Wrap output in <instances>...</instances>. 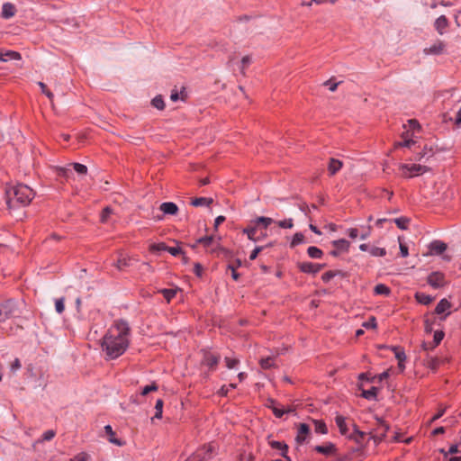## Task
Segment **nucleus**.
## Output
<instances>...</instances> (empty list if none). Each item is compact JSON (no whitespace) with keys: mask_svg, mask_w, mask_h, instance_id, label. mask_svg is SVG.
I'll use <instances>...</instances> for the list:
<instances>
[{"mask_svg":"<svg viewBox=\"0 0 461 461\" xmlns=\"http://www.w3.org/2000/svg\"><path fill=\"white\" fill-rule=\"evenodd\" d=\"M131 328L124 320H115L106 330L101 342V348L109 359L121 357L130 344Z\"/></svg>","mask_w":461,"mask_h":461,"instance_id":"nucleus-1","label":"nucleus"},{"mask_svg":"<svg viewBox=\"0 0 461 461\" xmlns=\"http://www.w3.org/2000/svg\"><path fill=\"white\" fill-rule=\"evenodd\" d=\"M6 203L9 208L27 206L34 198L35 193L26 185L10 186L5 191Z\"/></svg>","mask_w":461,"mask_h":461,"instance_id":"nucleus-2","label":"nucleus"},{"mask_svg":"<svg viewBox=\"0 0 461 461\" xmlns=\"http://www.w3.org/2000/svg\"><path fill=\"white\" fill-rule=\"evenodd\" d=\"M274 222V220L269 217L259 216L249 221V224L242 230V233L246 234L248 239L251 241L257 242L261 239L267 237V233H263L262 237L257 236V232L259 229H263L265 231Z\"/></svg>","mask_w":461,"mask_h":461,"instance_id":"nucleus-3","label":"nucleus"},{"mask_svg":"<svg viewBox=\"0 0 461 461\" xmlns=\"http://www.w3.org/2000/svg\"><path fill=\"white\" fill-rule=\"evenodd\" d=\"M20 313L17 303L14 300H6L0 303V322L5 321L10 318L17 317Z\"/></svg>","mask_w":461,"mask_h":461,"instance_id":"nucleus-4","label":"nucleus"},{"mask_svg":"<svg viewBox=\"0 0 461 461\" xmlns=\"http://www.w3.org/2000/svg\"><path fill=\"white\" fill-rule=\"evenodd\" d=\"M335 423H336L337 427L339 428V433L342 436L348 437L350 439L357 440L356 438V435L359 436L360 438H363V436H364V433L362 431L358 430L356 425H354V433L349 435L348 434L349 429H348V423H347V418L340 414H337L335 416Z\"/></svg>","mask_w":461,"mask_h":461,"instance_id":"nucleus-5","label":"nucleus"},{"mask_svg":"<svg viewBox=\"0 0 461 461\" xmlns=\"http://www.w3.org/2000/svg\"><path fill=\"white\" fill-rule=\"evenodd\" d=\"M400 170L402 176L411 178L424 174L429 170V168L426 166L419 164H402L400 166Z\"/></svg>","mask_w":461,"mask_h":461,"instance_id":"nucleus-6","label":"nucleus"},{"mask_svg":"<svg viewBox=\"0 0 461 461\" xmlns=\"http://www.w3.org/2000/svg\"><path fill=\"white\" fill-rule=\"evenodd\" d=\"M194 453H199V459L201 461H208L215 455L216 447L214 444L210 443L201 447Z\"/></svg>","mask_w":461,"mask_h":461,"instance_id":"nucleus-7","label":"nucleus"},{"mask_svg":"<svg viewBox=\"0 0 461 461\" xmlns=\"http://www.w3.org/2000/svg\"><path fill=\"white\" fill-rule=\"evenodd\" d=\"M220 357L212 354L208 350L203 351L202 364L208 366L210 369L214 370L219 364Z\"/></svg>","mask_w":461,"mask_h":461,"instance_id":"nucleus-8","label":"nucleus"},{"mask_svg":"<svg viewBox=\"0 0 461 461\" xmlns=\"http://www.w3.org/2000/svg\"><path fill=\"white\" fill-rule=\"evenodd\" d=\"M199 244L203 245L211 252H214L219 247V243L215 241L213 236H204L199 238L198 240H196V242L193 247L195 248Z\"/></svg>","mask_w":461,"mask_h":461,"instance_id":"nucleus-9","label":"nucleus"},{"mask_svg":"<svg viewBox=\"0 0 461 461\" xmlns=\"http://www.w3.org/2000/svg\"><path fill=\"white\" fill-rule=\"evenodd\" d=\"M445 282V276L444 274L441 272H432L428 276V284L432 286L433 288H439L443 286Z\"/></svg>","mask_w":461,"mask_h":461,"instance_id":"nucleus-10","label":"nucleus"},{"mask_svg":"<svg viewBox=\"0 0 461 461\" xmlns=\"http://www.w3.org/2000/svg\"><path fill=\"white\" fill-rule=\"evenodd\" d=\"M322 265L312 263V262H302L298 267L303 273L306 274H317L322 268Z\"/></svg>","mask_w":461,"mask_h":461,"instance_id":"nucleus-11","label":"nucleus"},{"mask_svg":"<svg viewBox=\"0 0 461 461\" xmlns=\"http://www.w3.org/2000/svg\"><path fill=\"white\" fill-rule=\"evenodd\" d=\"M444 332L442 330H436L433 336V341L429 343L423 342L422 343V348L424 350H430L436 348L440 344L442 339H444Z\"/></svg>","mask_w":461,"mask_h":461,"instance_id":"nucleus-12","label":"nucleus"},{"mask_svg":"<svg viewBox=\"0 0 461 461\" xmlns=\"http://www.w3.org/2000/svg\"><path fill=\"white\" fill-rule=\"evenodd\" d=\"M310 435V427L306 423H300L297 429L295 440L298 444L305 442L307 437Z\"/></svg>","mask_w":461,"mask_h":461,"instance_id":"nucleus-13","label":"nucleus"},{"mask_svg":"<svg viewBox=\"0 0 461 461\" xmlns=\"http://www.w3.org/2000/svg\"><path fill=\"white\" fill-rule=\"evenodd\" d=\"M314 450L317 453L322 454L327 456H333L337 452L336 446L331 442H327L325 445H321V446H316L314 447Z\"/></svg>","mask_w":461,"mask_h":461,"instance_id":"nucleus-14","label":"nucleus"},{"mask_svg":"<svg viewBox=\"0 0 461 461\" xmlns=\"http://www.w3.org/2000/svg\"><path fill=\"white\" fill-rule=\"evenodd\" d=\"M451 308V303L447 299H441L435 308V313L438 315L445 314V319L447 316L450 314L449 309Z\"/></svg>","mask_w":461,"mask_h":461,"instance_id":"nucleus-15","label":"nucleus"},{"mask_svg":"<svg viewBox=\"0 0 461 461\" xmlns=\"http://www.w3.org/2000/svg\"><path fill=\"white\" fill-rule=\"evenodd\" d=\"M159 209L164 214L168 215H176L178 212V207L173 202L162 203L159 206Z\"/></svg>","mask_w":461,"mask_h":461,"instance_id":"nucleus-16","label":"nucleus"},{"mask_svg":"<svg viewBox=\"0 0 461 461\" xmlns=\"http://www.w3.org/2000/svg\"><path fill=\"white\" fill-rule=\"evenodd\" d=\"M436 31L440 34H444L447 28L448 27V20L445 15L438 17L434 23Z\"/></svg>","mask_w":461,"mask_h":461,"instance_id":"nucleus-17","label":"nucleus"},{"mask_svg":"<svg viewBox=\"0 0 461 461\" xmlns=\"http://www.w3.org/2000/svg\"><path fill=\"white\" fill-rule=\"evenodd\" d=\"M429 249L431 254L440 255L447 249V244L441 240H433Z\"/></svg>","mask_w":461,"mask_h":461,"instance_id":"nucleus-18","label":"nucleus"},{"mask_svg":"<svg viewBox=\"0 0 461 461\" xmlns=\"http://www.w3.org/2000/svg\"><path fill=\"white\" fill-rule=\"evenodd\" d=\"M21 59V54L14 50H5L0 52V60L3 62H7L9 60H20Z\"/></svg>","mask_w":461,"mask_h":461,"instance_id":"nucleus-19","label":"nucleus"},{"mask_svg":"<svg viewBox=\"0 0 461 461\" xmlns=\"http://www.w3.org/2000/svg\"><path fill=\"white\" fill-rule=\"evenodd\" d=\"M16 8L12 3H5L2 6L1 15L4 19H10L15 15Z\"/></svg>","mask_w":461,"mask_h":461,"instance_id":"nucleus-20","label":"nucleus"},{"mask_svg":"<svg viewBox=\"0 0 461 461\" xmlns=\"http://www.w3.org/2000/svg\"><path fill=\"white\" fill-rule=\"evenodd\" d=\"M445 43L441 41H438L434 44H432L429 48L424 50L425 54H433L438 55L443 53L445 50Z\"/></svg>","mask_w":461,"mask_h":461,"instance_id":"nucleus-21","label":"nucleus"},{"mask_svg":"<svg viewBox=\"0 0 461 461\" xmlns=\"http://www.w3.org/2000/svg\"><path fill=\"white\" fill-rule=\"evenodd\" d=\"M275 404H276L275 400L269 399L267 401V407L272 410L274 415L276 418H281L285 413H288L293 411L292 409H288V410L280 409V408L276 407Z\"/></svg>","mask_w":461,"mask_h":461,"instance_id":"nucleus-22","label":"nucleus"},{"mask_svg":"<svg viewBox=\"0 0 461 461\" xmlns=\"http://www.w3.org/2000/svg\"><path fill=\"white\" fill-rule=\"evenodd\" d=\"M272 448L279 450L283 457H286L288 453V446L283 441L272 440L269 442Z\"/></svg>","mask_w":461,"mask_h":461,"instance_id":"nucleus-23","label":"nucleus"},{"mask_svg":"<svg viewBox=\"0 0 461 461\" xmlns=\"http://www.w3.org/2000/svg\"><path fill=\"white\" fill-rule=\"evenodd\" d=\"M129 266H130V258L127 257V255H125L123 253H120L118 255L117 260L114 263V267L119 270H122Z\"/></svg>","mask_w":461,"mask_h":461,"instance_id":"nucleus-24","label":"nucleus"},{"mask_svg":"<svg viewBox=\"0 0 461 461\" xmlns=\"http://www.w3.org/2000/svg\"><path fill=\"white\" fill-rule=\"evenodd\" d=\"M332 246L339 251L347 252L349 249L350 243L345 239H339L331 242Z\"/></svg>","mask_w":461,"mask_h":461,"instance_id":"nucleus-25","label":"nucleus"},{"mask_svg":"<svg viewBox=\"0 0 461 461\" xmlns=\"http://www.w3.org/2000/svg\"><path fill=\"white\" fill-rule=\"evenodd\" d=\"M342 166H343V164L340 160L336 159V158H330V160L329 162V166H328V170H329L330 175H331V176L335 175L337 172H339L341 169Z\"/></svg>","mask_w":461,"mask_h":461,"instance_id":"nucleus-26","label":"nucleus"},{"mask_svg":"<svg viewBox=\"0 0 461 461\" xmlns=\"http://www.w3.org/2000/svg\"><path fill=\"white\" fill-rule=\"evenodd\" d=\"M415 144V140H412L411 135L409 133V131H406L402 136V140L397 142V147H406L411 148L412 145Z\"/></svg>","mask_w":461,"mask_h":461,"instance_id":"nucleus-27","label":"nucleus"},{"mask_svg":"<svg viewBox=\"0 0 461 461\" xmlns=\"http://www.w3.org/2000/svg\"><path fill=\"white\" fill-rule=\"evenodd\" d=\"M178 291H179L178 288H175V289L163 288V289L158 290V293H160L163 295V297L166 299V301L167 303H170V301L176 295Z\"/></svg>","mask_w":461,"mask_h":461,"instance_id":"nucleus-28","label":"nucleus"},{"mask_svg":"<svg viewBox=\"0 0 461 461\" xmlns=\"http://www.w3.org/2000/svg\"><path fill=\"white\" fill-rule=\"evenodd\" d=\"M212 203V199L206 198V197H196L191 201V204L194 207L209 206Z\"/></svg>","mask_w":461,"mask_h":461,"instance_id":"nucleus-29","label":"nucleus"},{"mask_svg":"<svg viewBox=\"0 0 461 461\" xmlns=\"http://www.w3.org/2000/svg\"><path fill=\"white\" fill-rule=\"evenodd\" d=\"M415 299L423 305H429L433 301V297L424 293H416Z\"/></svg>","mask_w":461,"mask_h":461,"instance_id":"nucleus-30","label":"nucleus"},{"mask_svg":"<svg viewBox=\"0 0 461 461\" xmlns=\"http://www.w3.org/2000/svg\"><path fill=\"white\" fill-rule=\"evenodd\" d=\"M377 392V387L373 386L368 390H363L361 396L366 400H376Z\"/></svg>","mask_w":461,"mask_h":461,"instance_id":"nucleus-31","label":"nucleus"},{"mask_svg":"<svg viewBox=\"0 0 461 461\" xmlns=\"http://www.w3.org/2000/svg\"><path fill=\"white\" fill-rule=\"evenodd\" d=\"M104 431L106 432L107 435H109V441L111 443H113V444H114L116 446H122V441L114 437V432L113 430V428L110 425H106L104 427Z\"/></svg>","mask_w":461,"mask_h":461,"instance_id":"nucleus-32","label":"nucleus"},{"mask_svg":"<svg viewBox=\"0 0 461 461\" xmlns=\"http://www.w3.org/2000/svg\"><path fill=\"white\" fill-rule=\"evenodd\" d=\"M260 367L262 369L267 370L271 367L275 366V358L272 357H267L266 358H262L259 361Z\"/></svg>","mask_w":461,"mask_h":461,"instance_id":"nucleus-33","label":"nucleus"},{"mask_svg":"<svg viewBox=\"0 0 461 461\" xmlns=\"http://www.w3.org/2000/svg\"><path fill=\"white\" fill-rule=\"evenodd\" d=\"M374 292L375 294L387 296L391 294V289L384 284H379L375 286Z\"/></svg>","mask_w":461,"mask_h":461,"instance_id":"nucleus-34","label":"nucleus"},{"mask_svg":"<svg viewBox=\"0 0 461 461\" xmlns=\"http://www.w3.org/2000/svg\"><path fill=\"white\" fill-rule=\"evenodd\" d=\"M315 425V431L316 433L325 435L328 433V429L324 421L314 420H313Z\"/></svg>","mask_w":461,"mask_h":461,"instance_id":"nucleus-35","label":"nucleus"},{"mask_svg":"<svg viewBox=\"0 0 461 461\" xmlns=\"http://www.w3.org/2000/svg\"><path fill=\"white\" fill-rule=\"evenodd\" d=\"M163 405H164L163 400L162 399H158L157 402H156V404H155V415L152 418V420H154V419H161L162 418Z\"/></svg>","mask_w":461,"mask_h":461,"instance_id":"nucleus-36","label":"nucleus"},{"mask_svg":"<svg viewBox=\"0 0 461 461\" xmlns=\"http://www.w3.org/2000/svg\"><path fill=\"white\" fill-rule=\"evenodd\" d=\"M308 256L312 258H321L323 255L321 249L317 247L311 246L307 249Z\"/></svg>","mask_w":461,"mask_h":461,"instance_id":"nucleus-37","label":"nucleus"},{"mask_svg":"<svg viewBox=\"0 0 461 461\" xmlns=\"http://www.w3.org/2000/svg\"><path fill=\"white\" fill-rule=\"evenodd\" d=\"M304 242V235L302 232H296L292 239L291 248H294Z\"/></svg>","mask_w":461,"mask_h":461,"instance_id":"nucleus-38","label":"nucleus"},{"mask_svg":"<svg viewBox=\"0 0 461 461\" xmlns=\"http://www.w3.org/2000/svg\"><path fill=\"white\" fill-rule=\"evenodd\" d=\"M250 63H251L250 56L247 55L241 59L240 65V70L242 75H245V70L250 65Z\"/></svg>","mask_w":461,"mask_h":461,"instance_id":"nucleus-39","label":"nucleus"},{"mask_svg":"<svg viewBox=\"0 0 461 461\" xmlns=\"http://www.w3.org/2000/svg\"><path fill=\"white\" fill-rule=\"evenodd\" d=\"M340 274V271H334V270H330V271H327L325 273L322 274L321 276V280L324 282V283H328L330 282L333 277H335L336 276L339 275Z\"/></svg>","mask_w":461,"mask_h":461,"instance_id":"nucleus-40","label":"nucleus"},{"mask_svg":"<svg viewBox=\"0 0 461 461\" xmlns=\"http://www.w3.org/2000/svg\"><path fill=\"white\" fill-rule=\"evenodd\" d=\"M151 104L158 110H163L165 108V103L161 95L155 96L152 99Z\"/></svg>","mask_w":461,"mask_h":461,"instance_id":"nucleus-41","label":"nucleus"},{"mask_svg":"<svg viewBox=\"0 0 461 461\" xmlns=\"http://www.w3.org/2000/svg\"><path fill=\"white\" fill-rule=\"evenodd\" d=\"M158 389V387L157 384L155 382H153L150 384L144 386L140 391V394L145 396L151 392H156Z\"/></svg>","mask_w":461,"mask_h":461,"instance_id":"nucleus-42","label":"nucleus"},{"mask_svg":"<svg viewBox=\"0 0 461 461\" xmlns=\"http://www.w3.org/2000/svg\"><path fill=\"white\" fill-rule=\"evenodd\" d=\"M167 246L164 242L153 243L149 247L151 252L167 251Z\"/></svg>","mask_w":461,"mask_h":461,"instance_id":"nucleus-43","label":"nucleus"},{"mask_svg":"<svg viewBox=\"0 0 461 461\" xmlns=\"http://www.w3.org/2000/svg\"><path fill=\"white\" fill-rule=\"evenodd\" d=\"M393 221L395 222L397 227L402 229V230L407 229L408 224H409V220L407 218H404V217L396 218V219L393 220Z\"/></svg>","mask_w":461,"mask_h":461,"instance_id":"nucleus-44","label":"nucleus"},{"mask_svg":"<svg viewBox=\"0 0 461 461\" xmlns=\"http://www.w3.org/2000/svg\"><path fill=\"white\" fill-rule=\"evenodd\" d=\"M276 224L282 229H292L294 226V221L292 218L285 219L283 221H279Z\"/></svg>","mask_w":461,"mask_h":461,"instance_id":"nucleus-45","label":"nucleus"},{"mask_svg":"<svg viewBox=\"0 0 461 461\" xmlns=\"http://www.w3.org/2000/svg\"><path fill=\"white\" fill-rule=\"evenodd\" d=\"M370 254L374 257H384L386 250L384 248L373 247L370 249Z\"/></svg>","mask_w":461,"mask_h":461,"instance_id":"nucleus-46","label":"nucleus"},{"mask_svg":"<svg viewBox=\"0 0 461 461\" xmlns=\"http://www.w3.org/2000/svg\"><path fill=\"white\" fill-rule=\"evenodd\" d=\"M64 301L65 300L63 297L56 299V301H55V309H56L57 312L59 314L62 313L65 310Z\"/></svg>","mask_w":461,"mask_h":461,"instance_id":"nucleus-47","label":"nucleus"},{"mask_svg":"<svg viewBox=\"0 0 461 461\" xmlns=\"http://www.w3.org/2000/svg\"><path fill=\"white\" fill-rule=\"evenodd\" d=\"M371 231H372V227L370 225L362 227V231L359 232L360 239L366 240L371 235Z\"/></svg>","mask_w":461,"mask_h":461,"instance_id":"nucleus-48","label":"nucleus"},{"mask_svg":"<svg viewBox=\"0 0 461 461\" xmlns=\"http://www.w3.org/2000/svg\"><path fill=\"white\" fill-rule=\"evenodd\" d=\"M111 213H112V209L108 206L105 207L101 212V216H100L101 221L104 223L107 222L108 218Z\"/></svg>","mask_w":461,"mask_h":461,"instance_id":"nucleus-49","label":"nucleus"},{"mask_svg":"<svg viewBox=\"0 0 461 461\" xmlns=\"http://www.w3.org/2000/svg\"><path fill=\"white\" fill-rule=\"evenodd\" d=\"M235 388H236L235 384H230L229 385H223L219 390V394L221 396H226L228 394V393L230 392V390L235 389Z\"/></svg>","mask_w":461,"mask_h":461,"instance_id":"nucleus-50","label":"nucleus"},{"mask_svg":"<svg viewBox=\"0 0 461 461\" xmlns=\"http://www.w3.org/2000/svg\"><path fill=\"white\" fill-rule=\"evenodd\" d=\"M224 361L226 363V366L229 368V369H232L234 367H236V366L239 364V359L237 358H230V357H226L224 358Z\"/></svg>","mask_w":461,"mask_h":461,"instance_id":"nucleus-51","label":"nucleus"},{"mask_svg":"<svg viewBox=\"0 0 461 461\" xmlns=\"http://www.w3.org/2000/svg\"><path fill=\"white\" fill-rule=\"evenodd\" d=\"M39 86L41 89V92L46 95V96L51 101L53 99V94L47 88V86L43 82L38 83Z\"/></svg>","mask_w":461,"mask_h":461,"instance_id":"nucleus-52","label":"nucleus"},{"mask_svg":"<svg viewBox=\"0 0 461 461\" xmlns=\"http://www.w3.org/2000/svg\"><path fill=\"white\" fill-rule=\"evenodd\" d=\"M73 167L76 172H77L78 174H81V175L86 174V172H87L86 166L80 164V163H74Z\"/></svg>","mask_w":461,"mask_h":461,"instance_id":"nucleus-53","label":"nucleus"},{"mask_svg":"<svg viewBox=\"0 0 461 461\" xmlns=\"http://www.w3.org/2000/svg\"><path fill=\"white\" fill-rule=\"evenodd\" d=\"M393 350H394V353H395V357L398 360V362H405L406 355H405L404 351L403 350H400L397 348H394Z\"/></svg>","mask_w":461,"mask_h":461,"instance_id":"nucleus-54","label":"nucleus"},{"mask_svg":"<svg viewBox=\"0 0 461 461\" xmlns=\"http://www.w3.org/2000/svg\"><path fill=\"white\" fill-rule=\"evenodd\" d=\"M376 320L375 317H371L368 319V321H365L363 323V327L366 329H375L376 328Z\"/></svg>","mask_w":461,"mask_h":461,"instance_id":"nucleus-55","label":"nucleus"},{"mask_svg":"<svg viewBox=\"0 0 461 461\" xmlns=\"http://www.w3.org/2000/svg\"><path fill=\"white\" fill-rule=\"evenodd\" d=\"M88 455L85 452L78 453L74 457H72L69 461H88Z\"/></svg>","mask_w":461,"mask_h":461,"instance_id":"nucleus-56","label":"nucleus"},{"mask_svg":"<svg viewBox=\"0 0 461 461\" xmlns=\"http://www.w3.org/2000/svg\"><path fill=\"white\" fill-rule=\"evenodd\" d=\"M347 234L352 240L357 239L360 235L359 230L357 228H349V229H348L347 230Z\"/></svg>","mask_w":461,"mask_h":461,"instance_id":"nucleus-57","label":"nucleus"},{"mask_svg":"<svg viewBox=\"0 0 461 461\" xmlns=\"http://www.w3.org/2000/svg\"><path fill=\"white\" fill-rule=\"evenodd\" d=\"M55 431L52 430V429H49V430H46L43 434H42V438L41 440L42 441H49V440H51L54 437H55Z\"/></svg>","mask_w":461,"mask_h":461,"instance_id":"nucleus-58","label":"nucleus"},{"mask_svg":"<svg viewBox=\"0 0 461 461\" xmlns=\"http://www.w3.org/2000/svg\"><path fill=\"white\" fill-rule=\"evenodd\" d=\"M167 251L174 257H176L183 253V250L180 247H168L167 246Z\"/></svg>","mask_w":461,"mask_h":461,"instance_id":"nucleus-59","label":"nucleus"},{"mask_svg":"<svg viewBox=\"0 0 461 461\" xmlns=\"http://www.w3.org/2000/svg\"><path fill=\"white\" fill-rule=\"evenodd\" d=\"M263 250V247L261 246H258L256 247L252 252L250 253L249 255V259L250 260H255L258 257V255Z\"/></svg>","mask_w":461,"mask_h":461,"instance_id":"nucleus-60","label":"nucleus"},{"mask_svg":"<svg viewBox=\"0 0 461 461\" xmlns=\"http://www.w3.org/2000/svg\"><path fill=\"white\" fill-rule=\"evenodd\" d=\"M324 86H326L331 92H334L337 89L339 83L332 82L331 80H327L324 83Z\"/></svg>","mask_w":461,"mask_h":461,"instance_id":"nucleus-61","label":"nucleus"},{"mask_svg":"<svg viewBox=\"0 0 461 461\" xmlns=\"http://www.w3.org/2000/svg\"><path fill=\"white\" fill-rule=\"evenodd\" d=\"M400 253L402 258H406L409 255L408 247L405 244L400 243Z\"/></svg>","mask_w":461,"mask_h":461,"instance_id":"nucleus-62","label":"nucleus"},{"mask_svg":"<svg viewBox=\"0 0 461 461\" xmlns=\"http://www.w3.org/2000/svg\"><path fill=\"white\" fill-rule=\"evenodd\" d=\"M194 273L197 276H201L202 274H203V267L200 263H195L194 266Z\"/></svg>","mask_w":461,"mask_h":461,"instance_id":"nucleus-63","label":"nucleus"},{"mask_svg":"<svg viewBox=\"0 0 461 461\" xmlns=\"http://www.w3.org/2000/svg\"><path fill=\"white\" fill-rule=\"evenodd\" d=\"M199 453H193L185 461H201Z\"/></svg>","mask_w":461,"mask_h":461,"instance_id":"nucleus-64","label":"nucleus"}]
</instances>
